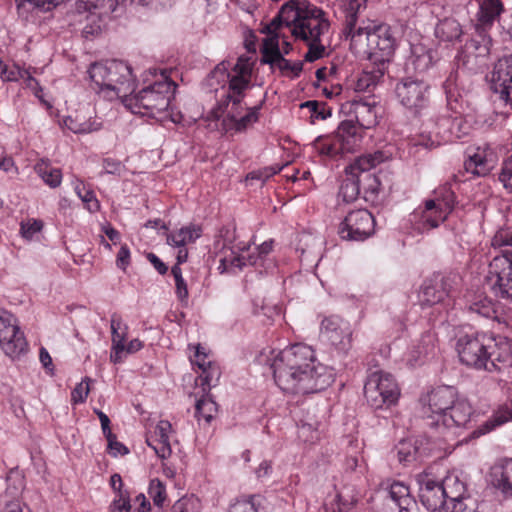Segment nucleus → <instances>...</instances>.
Wrapping results in <instances>:
<instances>
[{"label": "nucleus", "instance_id": "nucleus-1", "mask_svg": "<svg viewBox=\"0 0 512 512\" xmlns=\"http://www.w3.org/2000/svg\"><path fill=\"white\" fill-rule=\"evenodd\" d=\"M346 1L342 34L350 41L351 51L371 64L387 66L396 48L391 28L364 17L361 9L365 8L366 0Z\"/></svg>", "mask_w": 512, "mask_h": 512}, {"label": "nucleus", "instance_id": "nucleus-2", "mask_svg": "<svg viewBox=\"0 0 512 512\" xmlns=\"http://www.w3.org/2000/svg\"><path fill=\"white\" fill-rule=\"evenodd\" d=\"M285 25L297 40H302L308 51L304 56L313 62L324 56L325 42L329 40L331 24L327 13L306 0H290L268 25L270 32Z\"/></svg>", "mask_w": 512, "mask_h": 512}, {"label": "nucleus", "instance_id": "nucleus-3", "mask_svg": "<svg viewBox=\"0 0 512 512\" xmlns=\"http://www.w3.org/2000/svg\"><path fill=\"white\" fill-rule=\"evenodd\" d=\"M456 350L460 362L475 370L493 373L512 366V352L508 342L497 341L486 333L460 336Z\"/></svg>", "mask_w": 512, "mask_h": 512}, {"label": "nucleus", "instance_id": "nucleus-4", "mask_svg": "<svg viewBox=\"0 0 512 512\" xmlns=\"http://www.w3.org/2000/svg\"><path fill=\"white\" fill-rule=\"evenodd\" d=\"M175 89V83L165 77L163 80L143 88L134 96L126 98L125 104L134 114L155 118L159 121L169 119L173 123H180L183 118L181 113L169 111Z\"/></svg>", "mask_w": 512, "mask_h": 512}, {"label": "nucleus", "instance_id": "nucleus-5", "mask_svg": "<svg viewBox=\"0 0 512 512\" xmlns=\"http://www.w3.org/2000/svg\"><path fill=\"white\" fill-rule=\"evenodd\" d=\"M271 368L278 387L291 394L316 393L324 390L333 382V374L326 366H316L314 373L309 374L273 360Z\"/></svg>", "mask_w": 512, "mask_h": 512}, {"label": "nucleus", "instance_id": "nucleus-6", "mask_svg": "<svg viewBox=\"0 0 512 512\" xmlns=\"http://www.w3.org/2000/svg\"><path fill=\"white\" fill-rule=\"evenodd\" d=\"M88 73L94 84L93 89L109 100L126 97L133 91L131 68L122 61L93 63Z\"/></svg>", "mask_w": 512, "mask_h": 512}, {"label": "nucleus", "instance_id": "nucleus-7", "mask_svg": "<svg viewBox=\"0 0 512 512\" xmlns=\"http://www.w3.org/2000/svg\"><path fill=\"white\" fill-rule=\"evenodd\" d=\"M362 138L360 127L352 120H345L332 135L317 137L312 147L319 155L334 158L354 152L360 146Z\"/></svg>", "mask_w": 512, "mask_h": 512}, {"label": "nucleus", "instance_id": "nucleus-8", "mask_svg": "<svg viewBox=\"0 0 512 512\" xmlns=\"http://www.w3.org/2000/svg\"><path fill=\"white\" fill-rule=\"evenodd\" d=\"M364 395L372 408L380 409L395 404L400 391L391 374L379 371L368 377L364 385Z\"/></svg>", "mask_w": 512, "mask_h": 512}, {"label": "nucleus", "instance_id": "nucleus-9", "mask_svg": "<svg viewBox=\"0 0 512 512\" xmlns=\"http://www.w3.org/2000/svg\"><path fill=\"white\" fill-rule=\"evenodd\" d=\"M385 160L382 151L362 155L358 157L351 165L345 169V178L343 179L338 193L339 198L345 203L355 201L361 193L358 169H372Z\"/></svg>", "mask_w": 512, "mask_h": 512}, {"label": "nucleus", "instance_id": "nucleus-10", "mask_svg": "<svg viewBox=\"0 0 512 512\" xmlns=\"http://www.w3.org/2000/svg\"><path fill=\"white\" fill-rule=\"evenodd\" d=\"M0 348L11 359H18L28 350L16 317L4 309H0Z\"/></svg>", "mask_w": 512, "mask_h": 512}, {"label": "nucleus", "instance_id": "nucleus-11", "mask_svg": "<svg viewBox=\"0 0 512 512\" xmlns=\"http://www.w3.org/2000/svg\"><path fill=\"white\" fill-rule=\"evenodd\" d=\"M488 281L496 297L512 299V253L493 257L489 264Z\"/></svg>", "mask_w": 512, "mask_h": 512}, {"label": "nucleus", "instance_id": "nucleus-12", "mask_svg": "<svg viewBox=\"0 0 512 512\" xmlns=\"http://www.w3.org/2000/svg\"><path fill=\"white\" fill-rule=\"evenodd\" d=\"M375 219L366 209H358L347 214L339 225L338 233L343 240L364 241L374 234Z\"/></svg>", "mask_w": 512, "mask_h": 512}, {"label": "nucleus", "instance_id": "nucleus-13", "mask_svg": "<svg viewBox=\"0 0 512 512\" xmlns=\"http://www.w3.org/2000/svg\"><path fill=\"white\" fill-rule=\"evenodd\" d=\"M395 92L400 103L415 113L429 104V84L422 79L405 77L397 83Z\"/></svg>", "mask_w": 512, "mask_h": 512}, {"label": "nucleus", "instance_id": "nucleus-14", "mask_svg": "<svg viewBox=\"0 0 512 512\" xmlns=\"http://www.w3.org/2000/svg\"><path fill=\"white\" fill-rule=\"evenodd\" d=\"M351 324L336 315L325 317L321 322L320 335L337 351L346 354L352 347Z\"/></svg>", "mask_w": 512, "mask_h": 512}, {"label": "nucleus", "instance_id": "nucleus-15", "mask_svg": "<svg viewBox=\"0 0 512 512\" xmlns=\"http://www.w3.org/2000/svg\"><path fill=\"white\" fill-rule=\"evenodd\" d=\"M274 360L309 374L314 373L316 366H324L317 362L314 350L310 346L301 343L294 344L280 351Z\"/></svg>", "mask_w": 512, "mask_h": 512}, {"label": "nucleus", "instance_id": "nucleus-16", "mask_svg": "<svg viewBox=\"0 0 512 512\" xmlns=\"http://www.w3.org/2000/svg\"><path fill=\"white\" fill-rule=\"evenodd\" d=\"M99 6H107L110 13L116 10L115 0H97L96 4L79 3L77 5L79 21H84L82 33L85 38L94 37L101 33L104 26L102 13L98 12Z\"/></svg>", "mask_w": 512, "mask_h": 512}, {"label": "nucleus", "instance_id": "nucleus-17", "mask_svg": "<svg viewBox=\"0 0 512 512\" xmlns=\"http://www.w3.org/2000/svg\"><path fill=\"white\" fill-rule=\"evenodd\" d=\"M417 483L419 484L420 501L427 510L447 512L441 482L435 481L429 474L421 473L417 475Z\"/></svg>", "mask_w": 512, "mask_h": 512}, {"label": "nucleus", "instance_id": "nucleus-18", "mask_svg": "<svg viewBox=\"0 0 512 512\" xmlns=\"http://www.w3.org/2000/svg\"><path fill=\"white\" fill-rule=\"evenodd\" d=\"M449 215L435 206L433 201H425L423 208H419L411 214L410 221L414 230L424 233L439 227Z\"/></svg>", "mask_w": 512, "mask_h": 512}, {"label": "nucleus", "instance_id": "nucleus-19", "mask_svg": "<svg viewBox=\"0 0 512 512\" xmlns=\"http://www.w3.org/2000/svg\"><path fill=\"white\" fill-rule=\"evenodd\" d=\"M492 88L500 99L512 105V54L496 62L492 72Z\"/></svg>", "mask_w": 512, "mask_h": 512}, {"label": "nucleus", "instance_id": "nucleus-20", "mask_svg": "<svg viewBox=\"0 0 512 512\" xmlns=\"http://www.w3.org/2000/svg\"><path fill=\"white\" fill-rule=\"evenodd\" d=\"M447 512H462L467 493L466 482L455 472L448 473L441 481Z\"/></svg>", "mask_w": 512, "mask_h": 512}, {"label": "nucleus", "instance_id": "nucleus-21", "mask_svg": "<svg viewBox=\"0 0 512 512\" xmlns=\"http://www.w3.org/2000/svg\"><path fill=\"white\" fill-rule=\"evenodd\" d=\"M7 482L6 491L0 496V510L2 512H31L20 498L24 489L23 477L18 473H11L7 477Z\"/></svg>", "mask_w": 512, "mask_h": 512}, {"label": "nucleus", "instance_id": "nucleus-22", "mask_svg": "<svg viewBox=\"0 0 512 512\" xmlns=\"http://www.w3.org/2000/svg\"><path fill=\"white\" fill-rule=\"evenodd\" d=\"M457 399V391L452 386H439L434 388L428 394V406L430 411L436 415V419L432 417L429 425L432 427H440V419L444 413L450 408V406Z\"/></svg>", "mask_w": 512, "mask_h": 512}, {"label": "nucleus", "instance_id": "nucleus-23", "mask_svg": "<svg viewBox=\"0 0 512 512\" xmlns=\"http://www.w3.org/2000/svg\"><path fill=\"white\" fill-rule=\"evenodd\" d=\"M480 28L475 27L477 37L467 41L459 53V61L465 66L477 65L478 58L486 57L490 52L491 38Z\"/></svg>", "mask_w": 512, "mask_h": 512}, {"label": "nucleus", "instance_id": "nucleus-24", "mask_svg": "<svg viewBox=\"0 0 512 512\" xmlns=\"http://www.w3.org/2000/svg\"><path fill=\"white\" fill-rule=\"evenodd\" d=\"M384 505L387 512H411L416 502L410 495L408 486L402 482L394 481L389 486Z\"/></svg>", "mask_w": 512, "mask_h": 512}, {"label": "nucleus", "instance_id": "nucleus-25", "mask_svg": "<svg viewBox=\"0 0 512 512\" xmlns=\"http://www.w3.org/2000/svg\"><path fill=\"white\" fill-rule=\"evenodd\" d=\"M474 415L471 404L464 398H458L450 406L446 413L441 416L440 426L444 428L466 427Z\"/></svg>", "mask_w": 512, "mask_h": 512}, {"label": "nucleus", "instance_id": "nucleus-26", "mask_svg": "<svg viewBox=\"0 0 512 512\" xmlns=\"http://www.w3.org/2000/svg\"><path fill=\"white\" fill-rule=\"evenodd\" d=\"M450 288L448 277L436 276L426 280L419 294L421 304L431 306L443 302L448 297Z\"/></svg>", "mask_w": 512, "mask_h": 512}, {"label": "nucleus", "instance_id": "nucleus-27", "mask_svg": "<svg viewBox=\"0 0 512 512\" xmlns=\"http://www.w3.org/2000/svg\"><path fill=\"white\" fill-rule=\"evenodd\" d=\"M172 432V425L169 421L161 420L155 427L152 434L148 435L146 442L151 447L158 457L167 459L171 456L172 449L170 446V433Z\"/></svg>", "mask_w": 512, "mask_h": 512}, {"label": "nucleus", "instance_id": "nucleus-28", "mask_svg": "<svg viewBox=\"0 0 512 512\" xmlns=\"http://www.w3.org/2000/svg\"><path fill=\"white\" fill-rule=\"evenodd\" d=\"M434 34L440 42L455 44L460 41L464 32L456 19L446 17L436 24Z\"/></svg>", "mask_w": 512, "mask_h": 512}, {"label": "nucleus", "instance_id": "nucleus-29", "mask_svg": "<svg viewBox=\"0 0 512 512\" xmlns=\"http://www.w3.org/2000/svg\"><path fill=\"white\" fill-rule=\"evenodd\" d=\"M438 349V338L434 331H425L411 351L413 360L418 362L423 358L433 357Z\"/></svg>", "mask_w": 512, "mask_h": 512}, {"label": "nucleus", "instance_id": "nucleus-30", "mask_svg": "<svg viewBox=\"0 0 512 512\" xmlns=\"http://www.w3.org/2000/svg\"><path fill=\"white\" fill-rule=\"evenodd\" d=\"M469 115H450L442 117L438 121L440 128L444 129V135L447 134V140L452 138H461L468 133V124L465 120Z\"/></svg>", "mask_w": 512, "mask_h": 512}, {"label": "nucleus", "instance_id": "nucleus-31", "mask_svg": "<svg viewBox=\"0 0 512 512\" xmlns=\"http://www.w3.org/2000/svg\"><path fill=\"white\" fill-rule=\"evenodd\" d=\"M111 332L114 354H111V360L115 363L120 362L119 354L125 351V340L127 335V326L123 323L122 318L113 314L111 316Z\"/></svg>", "mask_w": 512, "mask_h": 512}, {"label": "nucleus", "instance_id": "nucleus-32", "mask_svg": "<svg viewBox=\"0 0 512 512\" xmlns=\"http://www.w3.org/2000/svg\"><path fill=\"white\" fill-rule=\"evenodd\" d=\"M502 10L503 6L500 0H481L477 13L478 23L475 27H481L480 30L486 31V27L493 24Z\"/></svg>", "mask_w": 512, "mask_h": 512}, {"label": "nucleus", "instance_id": "nucleus-33", "mask_svg": "<svg viewBox=\"0 0 512 512\" xmlns=\"http://www.w3.org/2000/svg\"><path fill=\"white\" fill-rule=\"evenodd\" d=\"M491 482L506 496H512V459L504 466L492 468Z\"/></svg>", "mask_w": 512, "mask_h": 512}, {"label": "nucleus", "instance_id": "nucleus-34", "mask_svg": "<svg viewBox=\"0 0 512 512\" xmlns=\"http://www.w3.org/2000/svg\"><path fill=\"white\" fill-rule=\"evenodd\" d=\"M353 111L356 125L360 128L369 129L377 124V106L375 103L355 102Z\"/></svg>", "mask_w": 512, "mask_h": 512}, {"label": "nucleus", "instance_id": "nucleus-35", "mask_svg": "<svg viewBox=\"0 0 512 512\" xmlns=\"http://www.w3.org/2000/svg\"><path fill=\"white\" fill-rule=\"evenodd\" d=\"M447 108L453 115H470L471 107L463 95L448 80L445 83Z\"/></svg>", "mask_w": 512, "mask_h": 512}, {"label": "nucleus", "instance_id": "nucleus-36", "mask_svg": "<svg viewBox=\"0 0 512 512\" xmlns=\"http://www.w3.org/2000/svg\"><path fill=\"white\" fill-rule=\"evenodd\" d=\"M370 170L359 167L358 174L364 199L366 201H375L379 194L381 183L375 174L369 172Z\"/></svg>", "mask_w": 512, "mask_h": 512}, {"label": "nucleus", "instance_id": "nucleus-37", "mask_svg": "<svg viewBox=\"0 0 512 512\" xmlns=\"http://www.w3.org/2000/svg\"><path fill=\"white\" fill-rule=\"evenodd\" d=\"M387 66L380 64H372L371 68L366 67L357 80L356 88L359 91L370 90L371 87L376 86L383 78Z\"/></svg>", "mask_w": 512, "mask_h": 512}, {"label": "nucleus", "instance_id": "nucleus-38", "mask_svg": "<svg viewBox=\"0 0 512 512\" xmlns=\"http://www.w3.org/2000/svg\"><path fill=\"white\" fill-rule=\"evenodd\" d=\"M426 201H433L435 206L441 208L444 212L451 214L456 203V195L447 184L438 187L433 191L432 198Z\"/></svg>", "mask_w": 512, "mask_h": 512}, {"label": "nucleus", "instance_id": "nucleus-39", "mask_svg": "<svg viewBox=\"0 0 512 512\" xmlns=\"http://www.w3.org/2000/svg\"><path fill=\"white\" fill-rule=\"evenodd\" d=\"M494 167V160L483 156L480 153H476L470 156L468 160L464 162V169L466 172L471 173L474 176H485Z\"/></svg>", "mask_w": 512, "mask_h": 512}, {"label": "nucleus", "instance_id": "nucleus-40", "mask_svg": "<svg viewBox=\"0 0 512 512\" xmlns=\"http://www.w3.org/2000/svg\"><path fill=\"white\" fill-rule=\"evenodd\" d=\"M201 228L199 226L191 225L183 227L177 232L167 235V243L175 247H183L188 243L194 242L201 236Z\"/></svg>", "mask_w": 512, "mask_h": 512}, {"label": "nucleus", "instance_id": "nucleus-41", "mask_svg": "<svg viewBox=\"0 0 512 512\" xmlns=\"http://www.w3.org/2000/svg\"><path fill=\"white\" fill-rule=\"evenodd\" d=\"M268 64L270 65L271 69H278L282 76L289 77L292 79L299 77L300 73L303 70L302 61L291 62L288 59H285L283 57V54L280 55L275 60H268Z\"/></svg>", "mask_w": 512, "mask_h": 512}, {"label": "nucleus", "instance_id": "nucleus-42", "mask_svg": "<svg viewBox=\"0 0 512 512\" xmlns=\"http://www.w3.org/2000/svg\"><path fill=\"white\" fill-rule=\"evenodd\" d=\"M34 169L38 176L51 188L60 186L62 181L61 170L51 167L48 161L41 159Z\"/></svg>", "mask_w": 512, "mask_h": 512}, {"label": "nucleus", "instance_id": "nucleus-43", "mask_svg": "<svg viewBox=\"0 0 512 512\" xmlns=\"http://www.w3.org/2000/svg\"><path fill=\"white\" fill-rule=\"evenodd\" d=\"M468 310L485 318L498 319L495 304L483 295L476 296L474 301L469 304Z\"/></svg>", "mask_w": 512, "mask_h": 512}, {"label": "nucleus", "instance_id": "nucleus-44", "mask_svg": "<svg viewBox=\"0 0 512 512\" xmlns=\"http://www.w3.org/2000/svg\"><path fill=\"white\" fill-rule=\"evenodd\" d=\"M266 30L270 36L266 37L263 40L262 46H261V53H262V59L261 62L264 64H268V60L270 59H276L280 55H282L280 48H279V40H278V34L276 31L278 29H275L274 31L270 32L268 30V26L266 27Z\"/></svg>", "mask_w": 512, "mask_h": 512}, {"label": "nucleus", "instance_id": "nucleus-45", "mask_svg": "<svg viewBox=\"0 0 512 512\" xmlns=\"http://www.w3.org/2000/svg\"><path fill=\"white\" fill-rule=\"evenodd\" d=\"M64 125L67 129L71 130L74 133H91L93 131H97L100 128V124L91 121L84 120L80 115L68 116L64 120Z\"/></svg>", "mask_w": 512, "mask_h": 512}, {"label": "nucleus", "instance_id": "nucleus-46", "mask_svg": "<svg viewBox=\"0 0 512 512\" xmlns=\"http://www.w3.org/2000/svg\"><path fill=\"white\" fill-rule=\"evenodd\" d=\"M221 376V371L219 366L212 362H207V367L202 371L200 375L201 385L203 386L202 391L204 393L208 392L211 387L215 386Z\"/></svg>", "mask_w": 512, "mask_h": 512}, {"label": "nucleus", "instance_id": "nucleus-47", "mask_svg": "<svg viewBox=\"0 0 512 512\" xmlns=\"http://www.w3.org/2000/svg\"><path fill=\"white\" fill-rule=\"evenodd\" d=\"M260 107L261 105L247 108L246 114L240 115L237 118V120H234L230 124V128L234 129L237 132H243L249 127H251L254 123H256L259 120Z\"/></svg>", "mask_w": 512, "mask_h": 512}, {"label": "nucleus", "instance_id": "nucleus-48", "mask_svg": "<svg viewBox=\"0 0 512 512\" xmlns=\"http://www.w3.org/2000/svg\"><path fill=\"white\" fill-rule=\"evenodd\" d=\"M74 189L78 197L90 212H97L100 209V204L95 193L91 189L87 188L82 181L77 180Z\"/></svg>", "mask_w": 512, "mask_h": 512}, {"label": "nucleus", "instance_id": "nucleus-49", "mask_svg": "<svg viewBox=\"0 0 512 512\" xmlns=\"http://www.w3.org/2000/svg\"><path fill=\"white\" fill-rule=\"evenodd\" d=\"M195 409L198 420L204 419L209 423L217 412V404L210 397L203 396L196 401Z\"/></svg>", "mask_w": 512, "mask_h": 512}, {"label": "nucleus", "instance_id": "nucleus-50", "mask_svg": "<svg viewBox=\"0 0 512 512\" xmlns=\"http://www.w3.org/2000/svg\"><path fill=\"white\" fill-rule=\"evenodd\" d=\"M418 48L413 51V55L410 59V63L416 72L422 73L426 71L432 65V55L430 51H426L423 48Z\"/></svg>", "mask_w": 512, "mask_h": 512}, {"label": "nucleus", "instance_id": "nucleus-51", "mask_svg": "<svg viewBox=\"0 0 512 512\" xmlns=\"http://www.w3.org/2000/svg\"><path fill=\"white\" fill-rule=\"evenodd\" d=\"M509 420H512V400L509 406L500 409L495 415L492 421L486 422L480 429L479 435L485 434L492 430L495 426L501 425Z\"/></svg>", "mask_w": 512, "mask_h": 512}, {"label": "nucleus", "instance_id": "nucleus-52", "mask_svg": "<svg viewBox=\"0 0 512 512\" xmlns=\"http://www.w3.org/2000/svg\"><path fill=\"white\" fill-rule=\"evenodd\" d=\"M260 510L259 498L249 496L248 498L237 499L230 505L228 512H259Z\"/></svg>", "mask_w": 512, "mask_h": 512}, {"label": "nucleus", "instance_id": "nucleus-53", "mask_svg": "<svg viewBox=\"0 0 512 512\" xmlns=\"http://www.w3.org/2000/svg\"><path fill=\"white\" fill-rule=\"evenodd\" d=\"M245 265V258L243 256L236 255L233 251H231L230 255H226L220 258L218 269L221 273H224L230 272L235 268L241 270Z\"/></svg>", "mask_w": 512, "mask_h": 512}, {"label": "nucleus", "instance_id": "nucleus-54", "mask_svg": "<svg viewBox=\"0 0 512 512\" xmlns=\"http://www.w3.org/2000/svg\"><path fill=\"white\" fill-rule=\"evenodd\" d=\"M301 108H308L311 112V117H315L316 119L325 120L331 116V108L326 105V103H319L316 100H310L302 103L300 105Z\"/></svg>", "mask_w": 512, "mask_h": 512}, {"label": "nucleus", "instance_id": "nucleus-55", "mask_svg": "<svg viewBox=\"0 0 512 512\" xmlns=\"http://www.w3.org/2000/svg\"><path fill=\"white\" fill-rule=\"evenodd\" d=\"M200 502L194 496H186L179 499L171 508V512H199Z\"/></svg>", "mask_w": 512, "mask_h": 512}, {"label": "nucleus", "instance_id": "nucleus-56", "mask_svg": "<svg viewBox=\"0 0 512 512\" xmlns=\"http://www.w3.org/2000/svg\"><path fill=\"white\" fill-rule=\"evenodd\" d=\"M148 494L152 498L155 506L161 507L166 499V489L159 479L150 481Z\"/></svg>", "mask_w": 512, "mask_h": 512}, {"label": "nucleus", "instance_id": "nucleus-57", "mask_svg": "<svg viewBox=\"0 0 512 512\" xmlns=\"http://www.w3.org/2000/svg\"><path fill=\"white\" fill-rule=\"evenodd\" d=\"M492 245L503 248L499 254L512 253V232L508 230L498 231L492 239Z\"/></svg>", "mask_w": 512, "mask_h": 512}, {"label": "nucleus", "instance_id": "nucleus-58", "mask_svg": "<svg viewBox=\"0 0 512 512\" xmlns=\"http://www.w3.org/2000/svg\"><path fill=\"white\" fill-rule=\"evenodd\" d=\"M92 379L89 377H85L82 382L76 385V387L71 392V402L73 404L83 403L89 392H90V383Z\"/></svg>", "mask_w": 512, "mask_h": 512}, {"label": "nucleus", "instance_id": "nucleus-59", "mask_svg": "<svg viewBox=\"0 0 512 512\" xmlns=\"http://www.w3.org/2000/svg\"><path fill=\"white\" fill-rule=\"evenodd\" d=\"M229 90L233 93H244L250 83V77L238 74H227Z\"/></svg>", "mask_w": 512, "mask_h": 512}, {"label": "nucleus", "instance_id": "nucleus-60", "mask_svg": "<svg viewBox=\"0 0 512 512\" xmlns=\"http://www.w3.org/2000/svg\"><path fill=\"white\" fill-rule=\"evenodd\" d=\"M0 67H1V73L0 77L3 81H18L19 79H22L23 76L26 74L25 69H20L17 65H13L11 67H8L0 61Z\"/></svg>", "mask_w": 512, "mask_h": 512}, {"label": "nucleus", "instance_id": "nucleus-61", "mask_svg": "<svg viewBox=\"0 0 512 512\" xmlns=\"http://www.w3.org/2000/svg\"><path fill=\"white\" fill-rule=\"evenodd\" d=\"M254 60L251 56L241 55L233 67L234 74L251 77Z\"/></svg>", "mask_w": 512, "mask_h": 512}, {"label": "nucleus", "instance_id": "nucleus-62", "mask_svg": "<svg viewBox=\"0 0 512 512\" xmlns=\"http://www.w3.org/2000/svg\"><path fill=\"white\" fill-rule=\"evenodd\" d=\"M43 228V223L41 220H28L26 222H21V235L30 240L34 237V235L40 232Z\"/></svg>", "mask_w": 512, "mask_h": 512}, {"label": "nucleus", "instance_id": "nucleus-63", "mask_svg": "<svg viewBox=\"0 0 512 512\" xmlns=\"http://www.w3.org/2000/svg\"><path fill=\"white\" fill-rule=\"evenodd\" d=\"M131 504L127 493L120 492L109 507V512H130Z\"/></svg>", "mask_w": 512, "mask_h": 512}, {"label": "nucleus", "instance_id": "nucleus-64", "mask_svg": "<svg viewBox=\"0 0 512 512\" xmlns=\"http://www.w3.org/2000/svg\"><path fill=\"white\" fill-rule=\"evenodd\" d=\"M499 180L507 190L512 192V155L503 163Z\"/></svg>", "mask_w": 512, "mask_h": 512}]
</instances>
